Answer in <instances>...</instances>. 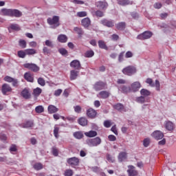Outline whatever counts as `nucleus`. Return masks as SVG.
<instances>
[{
  "label": "nucleus",
  "instance_id": "8",
  "mask_svg": "<svg viewBox=\"0 0 176 176\" xmlns=\"http://www.w3.org/2000/svg\"><path fill=\"white\" fill-rule=\"evenodd\" d=\"M100 23L102 24V25L104 27H108L109 28H112L115 26V21L107 19H102Z\"/></svg>",
  "mask_w": 176,
  "mask_h": 176
},
{
  "label": "nucleus",
  "instance_id": "54",
  "mask_svg": "<svg viewBox=\"0 0 176 176\" xmlns=\"http://www.w3.org/2000/svg\"><path fill=\"white\" fill-rule=\"evenodd\" d=\"M154 86L155 87L157 91H160V82H159L158 80H155V84L154 85Z\"/></svg>",
  "mask_w": 176,
  "mask_h": 176
},
{
  "label": "nucleus",
  "instance_id": "39",
  "mask_svg": "<svg viewBox=\"0 0 176 176\" xmlns=\"http://www.w3.org/2000/svg\"><path fill=\"white\" fill-rule=\"evenodd\" d=\"M74 137L75 138H77V140H81V138H83V133H82V132L80 131L75 132L74 133Z\"/></svg>",
  "mask_w": 176,
  "mask_h": 176
},
{
  "label": "nucleus",
  "instance_id": "33",
  "mask_svg": "<svg viewBox=\"0 0 176 176\" xmlns=\"http://www.w3.org/2000/svg\"><path fill=\"white\" fill-rule=\"evenodd\" d=\"M114 109H117L120 112H122L124 109V105L122 103H117L113 106Z\"/></svg>",
  "mask_w": 176,
  "mask_h": 176
},
{
  "label": "nucleus",
  "instance_id": "37",
  "mask_svg": "<svg viewBox=\"0 0 176 176\" xmlns=\"http://www.w3.org/2000/svg\"><path fill=\"white\" fill-rule=\"evenodd\" d=\"M78 123L80 126H87V119L82 117L78 120Z\"/></svg>",
  "mask_w": 176,
  "mask_h": 176
},
{
  "label": "nucleus",
  "instance_id": "59",
  "mask_svg": "<svg viewBox=\"0 0 176 176\" xmlns=\"http://www.w3.org/2000/svg\"><path fill=\"white\" fill-rule=\"evenodd\" d=\"M43 53L45 55L50 54V50L47 47H43Z\"/></svg>",
  "mask_w": 176,
  "mask_h": 176
},
{
  "label": "nucleus",
  "instance_id": "23",
  "mask_svg": "<svg viewBox=\"0 0 176 176\" xmlns=\"http://www.w3.org/2000/svg\"><path fill=\"white\" fill-rule=\"evenodd\" d=\"M96 6L99 8V9H107V8H108V3L105 1H98L96 3Z\"/></svg>",
  "mask_w": 176,
  "mask_h": 176
},
{
  "label": "nucleus",
  "instance_id": "4",
  "mask_svg": "<svg viewBox=\"0 0 176 176\" xmlns=\"http://www.w3.org/2000/svg\"><path fill=\"white\" fill-rule=\"evenodd\" d=\"M122 72L124 75L131 76V75H134L137 72V68L134 66H127L122 70Z\"/></svg>",
  "mask_w": 176,
  "mask_h": 176
},
{
  "label": "nucleus",
  "instance_id": "13",
  "mask_svg": "<svg viewBox=\"0 0 176 176\" xmlns=\"http://www.w3.org/2000/svg\"><path fill=\"white\" fill-rule=\"evenodd\" d=\"M1 91L4 96H6V93L12 91V87L7 83H5L1 87Z\"/></svg>",
  "mask_w": 176,
  "mask_h": 176
},
{
  "label": "nucleus",
  "instance_id": "35",
  "mask_svg": "<svg viewBox=\"0 0 176 176\" xmlns=\"http://www.w3.org/2000/svg\"><path fill=\"white\" fill-rule=\"evenodd\" d=\"M41 93H42V89L39 87H37L33 90V96H34V97H39Z\"/></svg>",
  "mask_w": 176,
  "mask_h": 176
},
{
  "label": "nucleus",
  "instance_id": "5",
  "mask_svg": "<svg viewBox=\"0 0 176 176\" xmlns=\"http://www.w3.org/2000/svg\"><path fill=\"white\" fill-rule=\"evenodd\" d=\"M153 35V34L151 32L146 31L139 34L137 36V39H140V41H145V39H149L150 38H152Z\"/></svg>",
  "mask_w": 176,
  "mask_h": 176
},
{
  "label": "nucleus",
  "instance_id": "43",
  "mask_svg": "<svg viewBox=\"0 0 176 176\" xmlns=\"http://www.w3.org/2000/svg\"><path fill=\"white\" fill-rule=\"evenodd\" d=\"M8 140V136H6V134L3 133H0V141H2V142H6V140Z\"/></svg>",
  "mask_w": 176,
  "mask_h": 176
},
{
  "label": "nucleus",
  "instance_id": "63",
  "mask_svg": "<svg viewBox=\"0 0 176 176\" xmlns=\"http://www.w3.org/2000/svg\"><path fill=\"white\" fill-rule=\"evenodd\" d=\"M10 152H16L17 151V146H16V144H12L10 147Z\"/></svg>",
  "mask_w": 176,
  "mask_h": 176
},
{
  "label": "nucleus",
  "instance_id": "32",
  "mask_svg": "<svg viewBox=\"0 0 176 176\" xmlns=\"http://www.w3.org/2000/svg\"><path fill=\"white\" fill-rule=\"evenodd\" d=\"M24 78L28 82H34V77L32 76V74H30V73H25L24 74Z\"/></svg>",
  "mask_w": 176,
  "mask_h": 176
},
{
  "label": "nucleus",
  "instance_id": "60",
  "mask_svg": "<svg viewBox=\"0 0 176 176\" xmlns=\"http://www.w3.org/2000/svg\"><path fill=\"white\" fill-rule=\"evenodd\" d=\"M74 111L76 113H80L82 112V107L79 105L74 107Z\"/></svg>",
  "mask_w": 176,
  "mask_h": 176
},
{
  "label": "nucleus",
  "instance_id": "7",
  "mask_svg": "<svg viewBox=\"0 0 176 176\" xmlns=\"http://www.w3.org/2000/svg\"><path fill=\"white\" fill-rule=\"evenodd\" d=\"M67 162L72 167H75L79 166V158L76 157H70L67 160Z\"/></svg>",
  "mask_w": 176,
  "mask_h": 176
},
{
  "label": "nucleus",
  "instance_id": "2",
  "mask_svg": "<svg viewBox=\"0 0 176 176\" xmlns=\"http://www.w3.org/2000/svg\"><path fill=\"white\" fill-rule=\"evenodd\" d=\"M47 22L51 25V28L56 29L60 26V17L54 16L52 18H48Z\"/></svg>",
  "mask_w": 176,
  "mask_h": 176
},
{
  "label": "nucleus",
  "instance_id": "19",
  "mask_svg": "<svg viewBox=\"0 0 176 176\" xmlns=\"http://www.w3.org/2000/svg\"><path fill=\"white\" fill-rule=\"evenodd\" d=\"M23 129H31L34 127V120H28L25 123L22 124Z\"/></svg>",
  "mask_w": 176,
  "mask_h": 176
},
{
  "label": "nucleus",
  "instance_id": "12",
  "mask_svg": "<svg viewBox=\"0 0 176 176\" xmlns=\"http://www.w3.org/2000/svg\"><path fill=\"white\" fill-rule=\"evenodd\" d=\"M118 90L123 94H129V93H131V87H127L126 85L120 86L118 87Z\"/></svg>",
  "mask_w": 176,
  "mask_h": 176
},
{
  "label": "nucleus",
  "instance_id": "61",
  "mask_svg": "<svg viewBox=\"0 0 176 176\" xmlns=\"http://www.w3.org/2000/svg\"><path fill=\"white\" fill-rule=\"evenodd\" d=\"M133 54L131 51H128L125 54L126 58H131V57H133Z\"/></svg>",
  "mask_w": 176,
  "mask_h": 176
},
{
  "label": "nucleus",
  "instance_id": "29",
  "mask_svg": "<svg viewBox=\"0 0 176 176\" xmlns=\"http://www.w3.org/2000/svg\"><path fill=\"white\" fill-rule=\"evenodd\" d=\"M74 31H75V32L78 34L79 38H82V35L85 34V32L83 31V30H82V28L75 27L74 28Z\"/></svg>",
  "mask_w": 176,
  "mask_h": 176
},
{
  "label": "nucleus",
  "instance_id": "17",
  "mask_svg": "<svg viewBox=\"0 0 176 176\" xmlns=\"http://www.w3.org/2000/svg\"><path fill=\"white\" fill-rule=\"evenodd\" d=\"M87 116L91 119H94L97 116V111L94 109H89L87 110Z\"/></svg>",
  "mask_w": 176,
  "mask_h": 176
},
{
  "label": "nucleus",
  "instance_id": "38",
  "mask_svg": "<svg viewBox=\"0 0 176 176\" xmlns=\"http://www.w3.org/2000/svg\"><path fill=\"white\" fill-rule=\"evenodd\" d=\"M25 53L28 56H32L34 54H36V50H35L34 49H27V50H25Z\"/></svg>",
  "mask_w": 176,
  "mask_h": 176
},
{
  "label": "nucleus",
  "instance_id": "34",
  "mask_svg": "<svg viewBox=\"0 0 176 176\" xmlns=\"http://www.w3.org/2000/svg\"><path fill=\"white\" fill-rule=\"evenodd\" d=\"M140 94L143 97H148L151 96V91H149L148 89H142L140 91Z\"/></svg>",
  "mask_w": 176,
  "mask_h": 176
},
{
  "label": "nucleus",
  "instance_id": "27",
  "mask_svg": "<svg viewBox=\"0 0 176 176\" xmlns=\"http://www.w3.org/2000/svg\"><path fill=\"white\" fill-rule=\"evenodd\" d=\"M127 159V153L126 152H121L118 155V162H123Z\"/></svg>",
  "mask_w": 176,
  "mask_h": 176
},
{
  "label": "nucleus",
  "instance_id": "58",
  "mask_svg": "<svg viewBox=\"0 0 176 176\" xmlns=\"http://www.w3.org/2000/svg\"><path fill=\"white\" fill-rule=\"evenodd\" d=\"M14 78L10 77V76H6V77L4 78L5 82H8V83H12V82H13V80H14Z\"/></svg>",
  "mask_w": 176,
  "mask_h": 176
},
{
  "label": "nucleus",
  "instance_id": "31",
  "mask_svg": "<svg viewBox=\"0 0 176 176\" xmlns=\"http://www.w3.org/2000/svg\"><path fill=\"white\" fill-rule=\"evenodd\" d=\"M85 135H86V137H89V138H93V137H97V131H89V132H86Z\"/></svg>",
  "mask_w": 176,
  "mask_h": 176
},
{
  "label": "nucleus",
  "instance_id": "36",
  "mask_svg": "<svg viewBox=\"0 0 176 176\" xmlns=\"http://www.w3.org/2000/svg\"><path fill=\"white\" fill-rule=\"evenodd\" d=\"M35 112L36 113H43L45 112V107L42 105H38L35 108Z\"/></svg>",
  "mask_w": 176,
  "mask_h": 176
},
{
  "label": "nucleus",
  "instance_id": "42",
  "mask_svg": "<svg viewBox=\"0 0 176 176\" xmlns=\"http://www.w3.org/2000/svg\"><path fill=\"white\" fill-rule=\"evenodd\" d=\"M33 167L34 170L39 171V170H42V168H43V165L41 163H36Z\"/></svg>",
  "mask_w": 176,
  "mask_h": 176
},
{
  "label": "nucleus",
  "instance_id": "11",
  "mask_svg": "<svg viewBox=\"0 0 176 176\" xmlns=\"http://www.w3.org/2000/svg\"><path fill=\"white\" fill-rule=\"evenodd\" d=\"M141 89V83L138 81L134 82L131 85V91L135 93Z\"/></svg>",
  "mask_w": 176,
  "mask_h": 176
},
{
  "label": "nucleus",
  "instance_id": "41",
  "mask_svg": "<svg viewBox=\"0 0 176 176\" xmlns=\"http://www.w3.org/2000/svg\"><path fill=\"white\" fill-rule=\"evenodd\" d=\"M93 56H94V51L93 50L87 51L85 54V57H87L88 58L93 57Z\"/></svg>",
  "mask_w": 176,
  "mask_h": 176
},
{
  "label": "nucleus",
  "instance_id": "6",
  "mask_svg": "<svg viewBox=\"0 0 176 176\" xmlns=\"http://www.w3.org/2000/svg\"><path fill=\"white\" fill-rule=\"evenodd\" d=\"M23 67L24 68H27L33 72H38V71L40 69L39 67L35 63H25Z\"/></svg>",
  "mask_w": 176,
  "mask_h": 176
},
{
  "label": "nucleus",
  "instance_id": "22",
  "mask_svg": "<svg viewBox=\"0 0 176 176\" xmlns=\"http://www.w3.org/2000/svg\"><path fill=\"white\" fill-rule=\"evenodd\" d=\"M47 111L49 113H56V112H58V108L53 104H50L48 106Z\"/></svg>",
  "mask_w": 176,
  "mask_h": 176
},
{
  "label": "nucleus",
  "instance_id": "44",
  "mask_svg": "<svg viewBox=\"0 0 176 176\" xmlns=\"http://www.w3.org/2000/svg\"><path fill=\"white\" fill-rule=\"evenodd\" d=\"M58 52L62 56H68V51L67 50H65V48H60L58 50Z\"/></svg>",
  "mask_w": 176,
  "mask_h": 176
},
{
  "label": "nucleus",
  "instance_id": "30",
  "mask_svg": "<svg viewBox=\"0 0 176 176\" xmlns=\"http://www.w3.org/2000/svg\"><path fill=\"white\" fill-rule=\"evenodd\" d=\"M98 46H99L100 49H104V50H108V46H107L105 41H104L102 40L98 41Z\"/></svg>",
  "mask_w": 176,
  "mask_h": 176
},
{
  "label": "nucleus",
  "instance_id": "1",
  "mask_svg": "<svg viewBox=\"0 0 176 176\" xmlns=\"http://www.w3.org/2000/svg\"><path fill=\"white\" fill-rule=\"evenodd\" d=\"M1 16H8L9 17H21L23 12L16 9L3 8L0 11Z\"/></svg>",
  "mask_w": 176,
  "mask_h": 176
},
{
  "label": "nucleus",
  "instance_id": "50",
  "mask_svg": "<svg viewBox=\"0 0 176 176\" xmlns=\"http://www.w3.org/2000/svg\"><path fill=\"white\" fill-rule=\"evenodd\" d=\"M149 144H151V140L149 138H146L143 141V145L145 148H148L149 146Z\"/></svg>",
  "mask_w": 176,
  "mask_h": 176
},
{
  "label": "nucleus",
  "instance_id": "25",
  "mask_svg": "<svg viewBox=\"0 0 176 176\" xmlns=\"http://www.w3.org/2000/svg\"><path fill=\"white\" fill-rule=\"evenodd\" d=\"M118 5L121 6H126V5H133V2L130 0H117Z\"/></svg>",
  "mask_w": 176,
  "mask_h": 176
},
{
  "label": "nucleus",
  "instance_id": "16",
  "mask_svg": "<svg viewBox=\"0 0 176 176\" xmlns=\"http://www.w3.org/2000/svg\"><path fill=\"white\" fill-rule=\"evenodd\" d=\"M21 95L25 100H30V98H31V93H30V90L27 88H25L21 91Z\"/></svg>",
  "mask_w": 176,
  "mask_h": 176
},
{
  "label": "nucleus",
  "instance_id": "47",
  "mask_svg": "<svg viewBox=\"0 0 176 176\" xmlns=\"http://www.w3.org/2000/svg\"><path fill=\"white\" fill-rule=\"evenodd\" d=\"M19 46L22 47V49H25V47H27V42H25V40H20Z\"/></svg>",
  "mask_w": 176,
  "mask_h": 176
},
{
  "label": "nucleus",
  "instance_id": "21",
  "mask_svg": "<svg viewBox=\"0 0 176 176\" xmlns=\"http://www.w3.org/2000/svg\"><path fill=\"white\" fill-rule=\"evenodd\" d=\"M78 75H79V71H70V80H75V79H77Z\"/></svg>",
  "mask_w": 176,
  "mask_h": 176
},
{
  "label": "nucleus",
  "instance_id": "57",
  "mask_svg": "<svg viewBox=\"0 0 176 176\" xmlns=\"http://www.w3.org/2000/svg\"><path fill=\"white\" fill-rule=\"evenodd\" d=\"M124 52H122L118 56L119 63H122L124 60Z\"/></svg>",
  "mask_w": 176,
  "mask_h": 176
},
{
  "label": "nucleus",
  "instance_id": "26",
  "mask_svg": "<svg viewBox=\"0 0 176 176\" xmlns=\"http://www.w3.org/2000/svg\"><path fill=\"white\" fill-rule=\"evenodd\" d=\"M165 127L168 131H173L174 130V123L171 121H168L165 124Z\"/></svg>",
  "mask_w": 176,
  "mask_h": 176
},
{
  "label": "nucleus",
  "instance_id": "15",
  "mask_svg": "<svg viewBox=\"0 0 176 176\" xmlns=\"http://www.w3.org/2000/svg\"><path fill=\"white\" fill-rule=\"evenodd\" d=\"M70 67L72 68H74V69H80L82 68V65H80V62L78 60H74L70 63Z\"/></svg>",
  "mask_w": 176,
  "mask_h": 176
},
{
  "label": "nucleus",
  "instance_id": "45",
  "mask_svg": "<svg viewBox=\"0 0 176 176\" xmlns=\"http://www.w3.org/2000/svg\"><path fill=\"white\" fill-rule=\"evenodd\" d=\"M136 102H138L139 104H144L145 102V97L144 96H140L136 98Z\"/></svg>",
  "mask_w": 176,
  "mask_h": 176
},
{
  "label": "nucleus",
  "instance_id": "51",
  "mask_svg": "<svg viewBox=\"0 0 176 176\" xmlns=\"http://www.w3.org/2000/svg\"><path fill=\"white\" fill-rule=\"evenodd\" d=\"M37 82L38 85H40V86H45V85H46L45 79H43V78H38Z\"/></svg>",
  "mask_w": 176,
  "mask_h": 176
},
{
  "label": "nucleus",
  "instance_id": "56",
  "mask_svg": "<svg viewBox=\"0 0 176 176\" xmlns=\"http://www.w3.org/2000/svg\"><path fill=\"white\" fill-rule=\"evenodd\" d=\"M146 83L151 86V87H155V84H153V80H152V78H147L146 80Z\"/></svg>",
  "mask_w": 176,
  "mask_h": 176
},
{
  "label": "nucleus",
  "instance_id": "14",
  "mask_svg": "<svg viewBox=\"0 0 176 176\" xmlns=\"http://www.w3.org/2000/svg\"><path fill=\"white\" fill-rule=\"evenodd\" d=\"M152 136L155 140H162L164 137V134L160 131H155L152 133Z\"/></svg>",
  "mask_w": 176,
  "mask_h": 176
},
{
  "label": "nucleus",
  "instance_id": "62",
  "mask_svg": "<svg viewBox=\"0 0 176 176\" xmlns=\"http://www.w3.org/2000/svg\"><path fill=\"white\" fill-rule=\"evenodd\" d=\"M111 125L112 124H111V122L109 120H105L104 122V127H107V129H109V127H111Z\"/></svg>",
  "mask_w": 176,
  "mask_h": 176
},
{
  "label": "nucleus",
  "instance_id": "49",
  "mask_svg": "<svg viewBox=\"0 0 176 176\" xmlns=\"http://www.w3.org/2000/svg\"><path fill=\"white\" fill-rule=\"evenodd\" d=\"M10 28H11V30H13L14 31H20V28L17 24H12L10 25Z\"/></svg>",
  "mask_w": 176,
  "mask_h": 176
},
{
  "label": "nucleus",
  "instance_id": "3",
  "mask_svg": "<svg viewBox=\"0 0 176 176\" xmlns=\"http://www.w3.org/2000/svg\"><path fill=\"white\" fill-rule=\"evenodd\" d=\"M85 142L88 146H98V145H101L102 140L101 138L96 137L92 139H87Z\"/></svg>",
  "mask_w": 176,
  "mask_h": 176
},
{
  "label": "nucleus",
  "instance_id": "40",
  "mask_svg": "<svg viewBox=\"0 0 176 176\" xmlns=\"http://www.w3.org/2000/svg\"><path fill=\"white\" fill-rule=\"evenodd\" d=\"M45 46H47V47H50L51 49H53L54 47V44H53V41L50 40H46L45 41Z\"/></svg>",
  "mask_w": 176,
  "mask_h": 176
},
{
  "label": "nucleus",
  "instance_id": "24",
  "mask_svg": "<svg viewBox=\"0 0 176 176\" xmlns=\"http://www.w3.org/2000/svg\"><path fill=\"white\" fill-rule=\"evenodd\" d=\"M57 39L60 43H65L68 41V37L65 34H60Z\"/></svg>",
  "mask_w": 176,
  "mask_h": 176
},
{
  "label": "nucleus",
  "instance_id": "53",
  "mask_svg": "<svg viewBox=\"0 0 176 176\" xmlns=\"http://www.w3.org/2000/svg\"><path fill=\"white\" fill-rule=\"evenodd\" d=\"M59 130H60V128H58L57 126H54V135L56 138H58V131H59Z\"/></svg>",
  "mask_w": 176,
  "mask_h": 176
},
{
  "label": "nucleus",
  "instance_id": "64",
  "mask_svg": "<svg viewBox=\"0 0 176 176\" xmlns=\"http://www.w3.org/2000/svg\"><path fill=\"white\" fill-rule=\"evenodd\" d=\"M108 138L111 142L116 141V137L115 135H109L108 136Z\"/></svg>",
  "mask_w": 176,
  "mask_h": 176
},
{
  "label": "nucleus",
  "instance_id": "52",
  "mask_svg": "<svg viewBox=\"0 0 176 176\" xmlns=\"http://www.w3.org/2000/svg\"><path fill=\"white\" fill-rule=\"evenodd\" d=\"M77 16L78 17H86V16H87V12L85 11L78 12H77Z\"/></svg>",
  "mask_w": 176,
  "mask_h": 176
},
{
  "label": "nucleus",
  "instance_id": "18",
  "mask_svg": "<svg viewBox=\"0 0 176 176\" xmlns=\"http://www.w3.org/2000/svg\"><path fill=\"white\" fill-rule=\"evenodd\" d=\"M81 24L85 28H89L90 24H91V21L89 17L85 18L81 21Z\"/></svg>",
  "mask_w": 176,
  "mask_h": 176
},
{
  "label": "nucleus",
  "instance_id": "20",
  "mask_svg": "<svg viewBox=\"0 0 176 176\" xmlns=\"http://www.w3.org/2000/svg\"><path fill=\"white\" fill-rule=\"evenodd\" d=\"M116 28L119 31H124L126 30V22H120L116 24Z\"/></svg>",
  "mask_w": 176,
  "mask_h": 176
},
{
  "label": "nucleus",
  "instance_id": "46",
  "mask_svg": "<svg viewBox=\"0 0 176 176\" xmlns=\"http://www.w3.org/2000/svg\"><path fill=\"white\" fill-rule=\"evenodd\" d=\"M26 54H27L25 53V52L23 51V50H21V51H19V52H18V56H19L20 58H25Z\"/></svg>",
  "mask_w": 176,
  "mask_h": 176
},
{
  "label": "nucleus",
  "instance_id": "10",
  "mask_svg": "<svg viewBox=\"0 0 176 176\" xmlns=\"http://www.w3.org/2000/svg\"><path fill=\"white\" fill-rule=\"evenodd\" d=\"M105 83L102 81L96 82L94 85V89L96 91H100V90H104L105 89Z\"/></svg>",
  "mask_w": 176,
  "mask_h": 176
},
{
  "label": "nucleus",
  "instance_id": "55",
  "mask_svg": "<svg viewBox=\"0 0 176 176\" xmlns=\"http://www.w3.org/2000/svg\"><path fill=\"white\" fill-rule=\"evenodd\" d=\"M95 14L96 17H104V12L100 10H97L95 12Z\"/></svg>",
  "mask_w": 176,
  "mask_h": 176
},
{
  "label": "nucleus",
  "instance_id": "28",
  "mask_svg": "<svg viewBox=\"0 0 176 176\" xmlns=\"http://www.w3.org/2000/svg\"><path fill=\"white\" fill-rule=\"evenodd\" d=\"M99 96L100 97V98H108V97H109V96H111V94L109 92H108V91H101L99 93Z\"/></svg>",
  "mask_w": 176,
  "mask_h": 176
},
{
  "label": "nucleus",
  "instance_id": "9",
  "mask_svg": "<svg viewBox=\"0 0 176 176\" xmlns=\"http://www.w3.org/2000/svg\"><path fill=\"white\" fill-rule=\"evenodd\" d=\"M127 173L129 176H138V170H135V167L133 165L128 166Z\"/></svg>",
  "mask_w": 176,
  "mask_h": 176
},
{
  "label": "nucleus",
  "instance_id": "48",
  "mask_svg": "<svg viewBox=\"0 0 176 176\" xmlns=\"http://www.w3.org/2000/svg\"><path fill=\"white\" fill-rule=\"evenodd\" d=\"M65 176H72L74 175V170L72 169H67L65 171Z\"/></svg>",
  "mask_w": 176,
  "mask_h": 176
}]
</instances>
